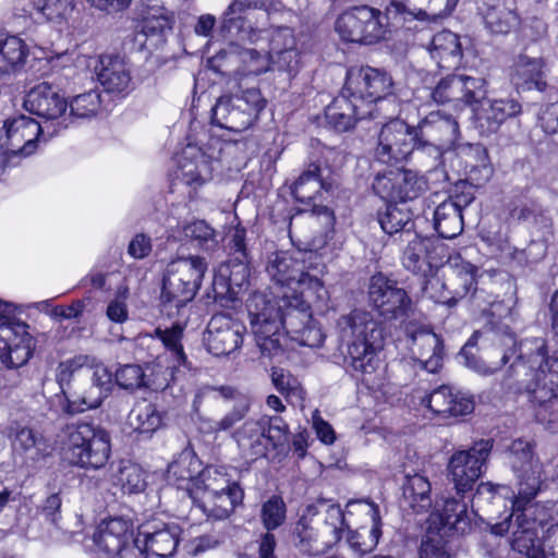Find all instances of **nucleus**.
Segmentation results:
<instances>
[{
	"label": "nucleus",
	"mask_w": 558,
	"mask_h": 558,
	"mask_svg": "<svg viewBox=\"0 0 558 558\" xmlns=\"http://www.w3.org/2000/svg\"><path fill=\"white\" fill-rule=\"evenodd\" d=\"M410 350L422 367L436 373L442 364L444 347L440 338L429 328L420 327L409 331Z\"/></svg>",
	"instance_id": "c756f323"
},
{
	"label": "nucleus",
	"mask_w": 558,
	"mask_h": 558,
	"mask_svg": "<svg viewBox=\"0 0 558 558\" xmlns=\"http://www.w3.org/2000/svg\"><path fill=\"white\" fill-rule=\"evenodd\" d=\"M94 543L109 558H145L132 539L129 522L120 518L101 522L94 533Z\"/></svg>",
	"instance_id": "a211bd4d"
},
{
	"label": "nucleus",
	"mask_w": 558,
	"mask_h": 558,
	"mask_svg": "<svg viewBox=\"0 0 558 558\" xmlns=\"http://www.w3.org/2000/svg\"><path fill=\"white\" fill-rule=\"evenodd\" d=\"M3 129L5 136L0 145L3 154L8 157H27L36 150L39 135L44 134L48 126L29 117L19 116L7 120Z\"/></svg>",
	"instance_id": "4be33fe9"
},
{
	"label": "nucleus",
	"mask_w": 558,
	"mask_h": 558,
	"mask_svg": "<svg viewBox=\"0 0 558 558\" xmlns=\"http://www.w3.org/2000/svg\"><path fill=\"white\" fill-rule=\"evenodd\" d=\"M186 238L197 242L198 246L211 248L218 244L215 230L205 220H195L183 226Z\"/></svg>",
	"instance_id": "4d7b16f0"
},
{
	"label": "nucleus",
	"mask_w": 558,
	"mask_h": 558,
	"mask_svg": "<svg viewBox=\"0 0 558 558\" xmlns=\"http://www.w3.org/2000/svg\"><path fill=\"white\" fill-rule=\"evenodd\" d=\"M475 126L483 135L497 132L509 118L521 112V105L513 98L487 99L486 97L472 107Z\"/></svg>",
	"instance_id": "a878e982"
},
{
	"label": "nucleus",
	"mask_w": 558,
	"mask_h": 558,
	"mask_svg": "<svg viewBox=\"0 0 558 558\" xmlns=\"http://www.w3.org/2000/svg\"><path fill=\"white\" fill-rule=\"evenodd\" d=\"M416 137L417 148H432L438 155L449 150H468L470 156L478 157V165H471V172L481 168L488 179L492 169L488 166L486 150L481 145L460 143V129L456 118L444 116L440 111H433L427 114L417 125Z\"/></svg>",
	"instance_id": "39448f33"
},
{
	"label": "nucleus",
	"mask_w": 558,
	"mask_h": 558,
	"mask_svg": "<svg viewBox=\"0 0 558 558\" xmlns=\"http://www.w3.org/2000/svg\"><path fill=\"white\" fill-rule=\"evenodd\" d=\"M88 365L92 372L90 387L77 398H65L60 410L68 415L81 414L87 410L97 409L109 396L112 386V374L108 367L93 355V363Z\"/></svg>",
	"instance_id": "412c9836"
},
{
	"label": "nucleus",
	"mask_w": 558,
	"mask_h": 558,
	"mask_svg": "<svg viewBox=\"0 0 558 558\" xmlns=\"http://www.w3.org/2000/svg\"><path fill=\"white\" fill-rule=\"evenodd\" d=\"M293 543L303 553L322 554L324 549L319 546L318 530L311 526L305 519H301L293 532Z\"/></svg>",
	"instance_id": "6e6d98bb"
},
{
	"label": "nucleus",
	"mask_w": 558,
	"mask_h": 558,
	"mask_svg": "<svg viewBox=\"0 0 558 558\" xmlns=\"http://www.w3.org/2000/svg\"><path fill=\"white\" fill-rule=\"evenodd\" d=\"M68 462L85 470L102 469L111 454L109 433L94 424L78 422L66 425L60 435Z\"/></svg>",
	"instance_id": "20e7f679"
},
{
	"label": "nucleus",
	"mask_w": 558,
	"mask_h": 558,
	"mask_svg": "<svg viewBox=\"0 0 558 558\" xmlns=\"http://www.w3.org/2000/svg\"><path fill=\"white\" fill-rule=\"evenodd\" d=\"M208 269L205 257L190 255L172 259L162 278L161 301L180 308L194 300Z\"/></svg>",
	"instance_id": "423d86ee"
},
{
	"label": "nucleus",
	"mask_w": 558,
	"mask_h": 558,
	"mask_svg": "<svg viewBox=\"0 0 558 558\" xmlns=\"http://www.w3.org/2000/svg\"><path fill=\"white\" fill-rule=\"evenodd\" d=\"M344 362L356 373L373 374L379 366L383 332L369 312L353 310L337 320Z\"/></svg>",
	"instance_id": "f03ea898"
},
{
	"label": "nucleus",
	"mask_w": 558,
	"mask_h": 558,
	"mask_svg": "<svg viewBox=\"0 0 558 558\" xmlns=\"http://www.w3.org/2000/svg\"><path fill=\"white\" fill-rule=\"evenodd\" d=\"M259 517L267 532L277 530L283 525L287 519L286 502L280 496H271L262 504Z\"/></svg>",
	"instance_id": "3c124183"
},
{
	"label": "nucleus",
	"mask_w": 558,
	"mask_h": 558,
	"mask_svg": "<svg viewBox=\"0 0 558 558\" xmlns=\"http://www.w3.org/2000/svg\"><path fill=\"white\" fill-rule=\"evenodd\" d=\"M368 296L384 319H400L411 311L412 302L407 292L381 274L371 278Z\"/></svg>",
	"instance_id": "6ab92c4d"
},
{
	"label": "nucleus",
	"mask_w": 558,
	"mask_h": 558,
	"mask_svg": "<svg viewBox=\"0 0 558 558\" xmlns=\"http://www.w3.org/2000/svg\"><path fill=\"white\" fill-rule=\"evenodd\" d=\"M453 266L457 281L453 284L457 287L450 292V296L444 295L437 300L440 304L448 306H454L463 298L469 294L474 295L476 292L477 267L462 259L459 262L456 259Z\"/></svg>",
	"instance_id": "58836bf2"
},
{
	"label": "nucleus",
	"mask_w": 558,
	"mask_h": 558,
	"mask_svg": "<svg viewBox=\"0 0 558 558\" xmlns=\"http://www.w3.org/2000/svg\"><path fill=\"white\" fill-rule=\"evenodd\" d=\"M100 94L96 89H90L72 98L68 108L70 113L66 114L69 120L73 118L87 119L94 117L100 109Z\"/></svg>",
	"instance_id": "603ef678"
},
{
	"label": "nucleus",
	"mask_w": 558,
	"mask_h": 558,
	"mask_svg": "<svg viewBox=\"0 0 558 558\" xmlns=\"http://www.w3.org/2000/svg\"><path fill=\"white\" fill-rule=\"evenodd\" d=\"M202 471V461L195 452L184 449L169 464L167 481L178 489L185 490L192 499H195V488L198 487Z\"/></svg>",
	"instance_id": "cd10ccee"
},
{
	"label": "nucleus",
	"mask_w": 558,
	"mask_h": 558,
	"mask_svg": "<svg viewBox=\"0 0 558 558\" xmlns=\"http://www.w3.org/2000/svg\"><path fill=\"white\" fill-rule=\"evenodd\" d=\"M451 387L440 386L422 399V405L428 409L433 414L446 417L450 412L449 401L451 400Z\"/></svg>",
	"instance_id": "052dcab7"
},
{
	"label": "nucleus",
	"mask_w": 558,
	"mask_h": 558,
	"mask_svg": "<svg viewBox=\"0 0 558 558\" xmlns=\"http://www.w3.org/2000/svg\"><path fill=\"white\" fill-rule=\"evenodd\" d=\"M98 82L106 92L126 94L131 90V69L119 56H101L95 65Z\"/></svg>",
	"instance_id": "7c9ffc66"
},
{
	"label": "nucleus",
	"mask_w": 558,
	"mask_h": 558,
	"mask_svg": "<svg viewBox=\"0 0 558 558\" xmlns=\"http://www.w3.org/2000/svg\"><path fill=\"white\" fill-rule=\"evenodd\" d=\"M246 258L236 257L234 260L225 263L228 265V272H230V283L233 291H240L248 281L250 269L245 262Z\"/></svg>",
	"instance_id": "774afa93"
},
{
	"label": "nucleus",
	"mask_w": 558,
	"mask_h": 558,
	"mask_svg": "<svg viewBox=\"0 0 558 558\" xmlns=\"http://www.w3.org/2000/svg\"><path fill=\"white\" fill-rule=\"evenodd\" d=\"M426 189V182L416 173L404 169H391L378 173L373 181V190L381 199L407 202L416 198Z\"/></svg>",
	"instance_id": "aec40b11"
},
{
	"label": "nucleus",
	"mask_w": 558,
	"mask_h": 558,
	"mask_svg": "<svg viewBox=\"0 0 558 558\" xmlns=\"http://www.w3.org/2000/svg\"><path fill=\"white\" fill-rule=\"evenodd\" d=\"M414 147H417L416 131L404 121L392 119L380 128L373 155L380 163L397 165L405 161Z\"/></svg>",
	"instance_id": "ddd939ff"
},
{
	"label": "nucleus",
	"mask_w": 558,
	"mask_h": 558,
	"mask_svg": "<svg viewBox=\"0 0 558 558\" xmlns=\"http://www.w3.org/2000/svg\"><path fill=\"white\" fill-rule=\"evenodd\" d=\"M492 449V440L481 439L471 448L452 453L447 464V477L458 495H464L473 489L483 474Z\"/></svg>",
	"instance_id": "9b49d317"
},
{
	"label": "nucleus",
	"mask_w": 558,
	"mask_h": 558,
	"mask_svg": "<svg viewBox=\"0 0 558 558\" xmlns=\"http://www.w3.org/2000/svg\"><path fill=\"white\" fill-rule=\"evenodd\" d=\"M430 520L435 524L438 523L439 529H447L461 534L465 533L471 526V515L468 511L464 495L445 498L441 504L436 502Z\"/></svg>",
	"instance_id": "2f4dec72"
},
{
	"label": "nucleus",
	"mask_w": 558,
	"mask_h": 558,
	"mask_svg": "<svg viewBox=\"0 0 558 558\" xmlns=\"http://www.w3.org/2000/svg\"><path fill=\"white\" fill-rule=\"evenodd\" d=\"M228 471L227 466L215 465L203 469L196 489H202L203 494H213L241 487L240 483Z\"/></svg>",
	"instance_id": "8fccbe9b"
},
{
	"label": "nucleus",
	"mask_w": 558,
	"mask_h": 558,
	"mask_svg": "<svg viewBox=\"0 0 558 558\" xmlns=\"http://www.w3.org/2000/svg\"><path fill=\"white\" fill-rule=\"evenodd\" d=\"M301 253L275 252L269 255L266 272L277 286L286 289L284 292L307 293L318 301L328 300V292L323 281L305 270L304 262L299 257Z\"/></svg>",
	"instance_id": "0eeeda50"
},
{
	"label": "nucleus",
	"mask_w": 558,
	"mask_h": 558,
	"mask_svg": "<svg viewBox=\"0 0 558 558\" xmlns=\"http://www.w3.org/2000/svg\"><path fill=\"white\" fill-rule=\"evenodd\" d=\"M323 303L307 293L283 292L269 301L264 294H254L247 302L252 331L263 354H275L281 348V329L301 345L319 347L324 335L312 317L311 303Z\"/></svg>",
	"instance_id": "f257e3e1"
},
{
	"label": "nucleus",
	"mask_w": 558,
	"mask_h": 558,
	"mask_svg": "<svg viewBox=\"0 0 558 558\" xmlns=\"http://www.w3.org/2000/svg\"><path fill=\"white\" fill-rule=\"evenodd\" d=\"M118 385L124 389H136L144 385V373L138 365H124L116 374Z\"/></svg>",
	"instance_id": "0e129e2a"
},
{
	"label": "nucleus",
	"mask_w": 558,
	"mask_h": 558,
	"mask_svg": "<svg viewBox=\"0 0 558 558\" xmlns=\"http://www.w3.org/2000/svg\"><path fill=\"white\" fill-rule=\"evenodd\" d=\"M245 326L225 314L214 315L204 336L205 345L216 356L229 355L241 348Z\"/></svg>",
	"instance_id": "5701e85b"
},
{
	"label": "nucleus",
	"mask_w": 558,
	"mask_h": 558,
	"mask_svg": "<svg viewBox=\"0 0 558 558\" xmlns=\"http://www.w3.org/2000/svg\"><path fill=\"white\" fill-rule=\"evenodd\" d=\"M93 363V355L77 354L73 357L61 361L56 369V380L60 387L61 396L59 405L65 398H77L71 392V384L76 378L88 373V365Z\"/></svg>",
	"instance_id": "4c0bfd02"
},
{
	"label": "nucleus",
	"mask_w": 558,
	"mask_h": 558,
	"mask_svg": "<svg viewBox=\"0 0 558 558\" xmlns=\"http://www.w3.org/2000/svg\"><path fill=\"white\" fill-rule=\"evenodd\" d=\"M330 186L324 181L319 166L312 163L295 181L292 194L298 202L310 203L317 197L322 190L327 192Z\"/></svg>",
	"instance_id": "c03bdc74"
},
{
	"label": "nucleus",
	"mask_w": 558,
	"mask_h": 558,
	"mask_svg": "<svg viewBox=\"0 0 558 558\" xmlns=\"http://www.w3.org/2000/svg\"><path fill=\"white\" fill-rule=\"evenodd\" d=\"M288 426L279 417L246 421L236 432V442L246 459L266 457L269 447L278 449L287 440Z\"/></svg>",
	"instance_id": "9d476101"
},
{
	"label": "nucleus",
	"mask_w": 558,
	"mask_h": 558,
	"mask_svg": "<svg viewBox=\"0 0 558 558\" xmlns=\"http://www.w3.org/2000/svg\"><path fill=\"white\" fill-rule=\"evenodd\" d=\"M512 502V513L502 522L492 526V533L502 536L510 533L511 548L527 558H549L538 537L541 522L535 518V506L525 500L520 509Z\"/></svg>",
	"instance_id": "6e6552de"
},
{
	"label": "nucleus",
	"mask_w": 558,
	"mask_h": 558,
	"mask_svg": "<svg viewBox=\"0 0 558 558\" xmlns=\"http://www.w3.org/2000/svg\"><path fill=\"white\" fill-rule=\"evenodd\" d=\"M156 336L163 344L166 352L170 355L173 361L172 368H178L185 365L186 356L181 344L183 330L179 326H174L170 329L161 330L156 329Z\"/></svg>",
	"instance_id": "864d4df0"
},
{
	"label": "nucleus",
	"mask_w": 558,
	"mask_h": 558,
	"mask_svg": "<svg viewBox=\"0 0 558 558\" xmlns=\"http://www.w3.org/2000/svg\"><path fill=\"white\" fill-rule=\"evenodd\" d=\"M13 449L27 461H39L49 454L48 441L32 428L19 429L13 439Z\"/></svg>",
	"instance_id": "37998d69"
},
{
	"label": "nucleus",
	"mask_w": 558,
	"mask_h": 558,
	"mask_svg": "<svg viewBox=\"0 0 558 558\" xmlns=\"http://www.w3.org/2000/svg\"><path fill=\"white\" fill-rule=\"evenodd\" d=\"M265 105L266 101L257 88L221 96L211 109V122L221 129L240 133L254 124Z\"/></svg>",
	"instance_id": "1a4fd4ad"
},
{
	"label": "nucleus",
	"mask_w": 558,
	"mask_h": 558,
	"mask_svg": "<svg viewBox=\"0 0 558 558\" xmlns=\"http://www.w3.org/2000/svg\"><path fill=\"white\" fill-rule=\"evenodd\" d=\"M378 222L383 231L389 235L400 233V236L404 239L408 233L414 232L411 213L407 208L393 204H388L384 211L378 213Z\"/></svg>",
	"instance_id": "49530a36"
},
{
	"label": "nucleus",
	"mask_w": 558,
	"mask_h": 558,
	"mask_svg": "<svg viewBox=\"0 0 558 558\" xmlns=\"http://www.w3.org/2000/svg\"><path fill=\"white\" fill-rule=\"evenodd\" d=\"M179 536L178 525L153 521L138 527L135 544L143 554L146 551L159 558H168L175 553Z\"/></svg>",
	"instance_id": "b1692460"
},
{
	"label": "nucleus",
	"mask_w": 558,
	"mask_h": 558,
	"mask_svg": "<svg viewBox=\"0 0 558 558\" xmlns=\"http://www.w3.org/2000/svg\"><path fill=\"white\" fill-rule=\"evenodd\" d=\"M383 13L367 5L355 7L342 13L336 22V31L342 40L371 45L386 34Z\"/></svg>",
	"instance_id": "f8f14e48"
},
{
	"label": "nucleus",
	"mask_w": 558,
	"mask_h": 558,
	"mask_svg": "<svg viewBox=\"0 0 558 558\" xmlns=\"http://www.w3.org/2000/svg\"><path fill=\"white\" fill-rule=\"evenodd\" d=\"M542 68L541 59L521 54L510 68L511 83L518 89H541Z\"/></svg>",
	"instance_id": "79ce46f5"
},
{
	"label": "nucleus",
	"mask_w": 558,
	"mask_h": 558,
	"mask_svg": "<svg viewBox=\"0 0 558 558\" xmlns=\"http://www.w3.org/2000/svg\"><path fill=\"white\" fill-rule=\"evenodd\" d=\"M111 482L124 494H137L146 487V474L138 464L122 460L112 472Z\"/></svg>",
	"instance_id": "a18cd8bd"
},
{
	"label": "nucleus",
	"mask_w": 558,
	"mask_h": 558,
	"mask_svg": "<svg viewBox=\"0 0 558 558\" xmlns=\"http://www.w3.org/2000/svg\"><path fill=\"white\" fill-rule=\"evenodd\" d=\"M432 486L427 477L421 474L408 476L403 496L415 512H426L432 507Z\"/></svg>",
	"instance_id": "de8ad7c7"
},
{
	"label": "nucleus",
	"mask_w": 558,
	"mask_h": 558,
	"mask_svg": "<svg viewBox=\"0 0 558 558\" xmlns=\"http://www.w3.org/2000/svg\"><path fill=\"white\" fill-rule=\"evenodd\" d=\"M367 116L375 118L373 109H367L359 100V97L350 96L345 90L337 96L333 101L327 106L325 117L329 125L339 132H345L352 129L357 120Z\"/></svg>",
	"instance_id": "bb28decb"
},
{
	"label": "nucleus",
	"mask_w": 558,
	"mask_h": 558,
	"mask_svg": "<svg viewBox=\"0 0 558 558\" xmlns=\"http://www.w3.org/2000/svg\"><path fill=\"white\" fill-rule=\"evenodd\" d=\"M487 82L483 77L469 75H449L439 81L432 93L438 105H449L454 112L465 107H474L487 93Z\"/></svg>",
	"instance_id": "4468645a"
},
{
	"label": "nucleus",
	"mask_w": 558,
	"mask_h": 558,
	"mask_svg": "<svg viewBox=\"0 0 558 558\" xmlns=\"http://www.w3.org/2000/svg\"><path fill=\"white\" fill-rule=\"evenodd\" d=\"M403 240L408 242L402 255L403 266L413 274L428 269L430 267L432 240L422 238L415 232L408 233V236Z\"/></svg>",
	"instance_id": "ea45409f"
},
{
	"label": "nucleus",
	"mask_w": 558,
	"mask_h": 558,
	"mask_svg": "<svg viewBox=\"0 0 558 558\" xmlns=\"http://www.w3.org/2000/svg\"><path fill=\"white\" fill-rule=\"evenodd\" d=\"M484 20L486 27L493 34H508L519 25L518 14L504 7L488 10Z\"/></svg>",
	"instance_id": "5fc2aeb1"
},
{
	"label": "nucleus",
	"mask_w": 558,
	"mask_h": 558,
	"mask_svg": "<svg viewBox=\"0 0 558 558\" xmlns=\"http://www.w3.org/2000/svg\"><path fill=\"white\" fill-rule=\"evenodd\" d=\"M511 368L535 371L533 380L526 391L530 401L535 405H545L558 396V353L548 352L543 338L524 339L519 344L518 361Z\"/></svg>",
	"instance_id": "7ed1b4c3"
},
{
	"label": "nucleus",
	"mask_w": 558,
	"mask_h": 558,
	"mask_svg": "<svg viewBox=\"0 0 558 558\" xmlns=\"http://www.w3.org/2000/svg\"><path fill=\"white\" fill-rule=\"evenodd\" d=\"M367 504L369 506L371 526H361L355 531H350L347 538L349 547L359 556L373 551L383 534L379 508L373 501Z\"/></svg>",
	"instance_id": "f704fd0d"
},
{
	"label": "nucleus",
	"mask_w": 558,
	"mask_h": 558,
	"mask_svg": "<svg viewBox=\"0 0 558 558\" xmlns=\"http://www.w3.org/2000/svg\"><path fill=\"white\" fill-rule=\"evenodd\" d=\"M129 288L126 286H120L117 289L116 296L111 300L107 306V316L114 323H124L128 319V306L126 300L129 299Z\"/></svg>",
	"instance_id": "e2e57ef3"
},
{
	"label": "nucleus",
	"mask_w": 558,
	"mask_h": 558,
	"mask_svg": "<svg viewBox=\"0 0 558 558\" xmlns=\"http://www.w3.org/2000/svg\"><path fill=\"white\" fill-rule=\"evenodd\" d=\"M457 3L458 0H391L387 12L404 22L435 23L448 16Z\"/></svg>",
	"instance_id": "393cba45"
},
{
	"label": "nucleus",
	"mask_w": 558,
	"mask_h": 558,
	"mask_svg": "<svg viewBox=\"0 0 558 558\" xmlns=\"http://www.w3.org/2000/svg\"><path fill=\"white\" fill-rule=\"evenodd\" d=\"M177 178L196 190L211 179L209 157L196 145H187L181 153Z\"/></svg>",
	"instance_id": "c85d7f7f"
},
{
	"label": "nucleus",
	"mask_w": 558,
	"mask_h": 558,
	"mask_svg": "<svg viewBox=\"0 0 558 558\" xmlns=\"http://www.w3.org/2000/svg\"><path fill=\"white\" fill-rule=\"evenodd\" d=\"M165 413L151 402L143 400L131 410L128 422L134 432L153 435L163 426Z\"/></svg>",
	"instance_id": "a19ab883"
},
{
	"label": "nucleus",
	"mask_w": 558,
	"mask_h": 558,
	"mask_svg": "<svg viewBox=\"0 0 558 558\" xmlns=\"http://www.w3.org/2000/svg\"><path fill=\"white\" fill-rule=\"evenodd\" d=\"M509 463L519 478V492L515 507L520 509L521 501L532 502L542 484V464L534 458L532 445L523 439H515L509 448Z\"/></svg>",
	"instance_id": "f3484780"
},
{
	"label": "nucleus",
	"mask_w": 558,
	"mask_h": 558,
	"mask_svg": "<svg viewBox=\"0 0 558 558\" xmlns=\"http://www.w3.org/2000/svg\"><path fill=\"white\" fill-rule=\"evenodd\" d=\"M434 229L444 239H452L463 230L462 214L451 203H441L434 210Z\"/></svg>",
	"instance_id": "09e8293b"
},
{
	"label": "nucleus",
	"mask_w": 558,
	"mask_h": 558,
	"mask_svg": "<svg viewBox=\"0 0 558 558\" xmlns=\"http://www.w3.org/2000/svg\"><path fill=\"white\" fill-rule=\"evenodd\" d=\"M450 399V412L446 413V417L463 416L473 412L475 402L472 396L451 388Z\"/></svg>",
	"instance_id": "69168bd1"
},
{
	"label": "nucleus",
	"mask_w": 558,
	"mask_h": 558,
	"mask_svg": "<svg viewBox=\"0 0 558 558\" xmlns=\"http://www.w3.org/2000/svg\"><path fill=\"white\" fill-rule=\"evenodd\" d=\"M244 490L242 487H234L222 493L202 494L195 498L197 507L208 517L215 520L229 518L235 508L242 505Z\"/></svg>",
	"instance_id": "72a5a7b5"
},
{
	"label": "nucleus",
	"mask_w": 558,
	"mask_h": 558,
	"mask_svg": "<svg viewBox=\"0 0 558 558\" xmlns=\"http://www.w3.org/2000/svg\"><path fill=\"white\" fill-rule=\"evenodd\" d=\"M428 50L440 68H456L462 59L460 37L451 31H442L434 35Z\"/></svg>",
	"instance_id": "c9c22d12"
},
{
	"label": "nucleus",
	"mask_w": 558,
	"mask_h": 558,
	"mask_svg": "<svg viewBox=\"0 0 558 558\" xmlns=\"http://www.w3.org/2000/svg\"><path fill=\"white\" fill-rule=\"evenodd\" d=\"M345 90L367 109L378 106L392 95L393 81L389 73L372 66L351 68L347 73Z\"/></svg>",
	"instance_id": "2eb2a0df"
},
{
	"label": "nucleus",
	"mask_w": 558,
	"mask_h": 558,
	"mask_svg": "<svg viewBox=\"0 0 558 558\" xmlns=\"http://www.w3.org/2000/svg\"><path fill=\"white\" fill-rule=\"evenodd\" d=\"M229 277L228 265L221 264L215 270L211 284V293L215 301L233 300L238 294V291H233Z\"/></svg>",
	"instance_id": "680f3d73"
},
{
	"label": "nucleus",
	"mask_w": 558,
	"mask_h": 558,
	"mask_svg": "<svg viewBox=\"0 0 558 558\" xmlns=\"http://www.w3.org/2000/svg\"><path fill=\"white\" fill-rule=\"evenodd\" d=\"M23 106L29 113L45 119L44 126H48L46 130L51 135L69 125L68 101L58 89L46 82L31 88L25 95Z\"/></svg>",
	"instance_id": "dca6fc26"
},
{
	"label": "nucleus",
	"mask_w": 558,
	"mask_h": 558,
	"mask_svg": "<svg viewBox=\"0 0 558 558\" xmlns=\"http://www.w3.org/2000/svg\"><path fill=\"white\" fill-rule=\"evenodd\" d=\"M250 409V401L246 397H240L233 409L220 421L216 422L215 430H228L238 422L244 418Z\"/></svg>",
	"instance_id": "338daca9"
},
{
	"label": "nucleus",
	"mask_w": 558,
	"mask_h": 558,
	"mask_svg": "<svg viewBox=\"0 0 558 558\" xmlns=\"http://www.w3.org/2000/svg\"><path fill=\"white\" fill-rule=\"evenodd\" d=\"M473 347L472 340H469L468 343L461 349L460 356L464 359L465 365L475 371L476 373L488 376L493 375L496 371H498L504 364L507 363V355L504 354L499 362L497 363H487L478 357H476L471 352V348Z\"/></svg>",
	"instance_id": "bf43d9fd"
},
{
	"label": "nucleus",
	"mask_w": 558,
	"mask_h": 558,
	"mask_svg": "<svg viewBox=\"0 0 558 558\" xmlns=\"http://www.w3.org/2000/svg\"><path fill=\"white\" fill-rule=\"evenodd\" d=\"M269 59L279 70L296 71L299 68V52L295 37L289 27H279L272 31L269 38Z\"/></svg>",
	"instance_id": "473e14b6"
},
{
	"label": "nucleus",
	"mask_w": 558,
	"mask_h": 558,
	"mask_svg": "<svg viewBox=\"0 0 558 558\" xmlns=\"http://www.w3.org/2000/svg\"><path fill=\"white\" fill-rule=\"evenodd\" d=\"M28 47L17 36L0 38V78L19 74L25 66Z\"/></svg>",
	"instance_id": "e433bc0d"
},
{
	"label": "nucleus",
	"mask_w": 558,
	"mask_h": 558,
	"mask_svg": "<svg viewBox=\"0 0 558 558\" xmlns=\"http://www.w3.org/2000/svg\"><path fill=\"white\" fill-rule=\"evenodd\" d=\"M33 5L46 20L59 21L73 10V0H33Z\"/></svg>",
	"instance_id": "13d9d810"
}]
</instances>
